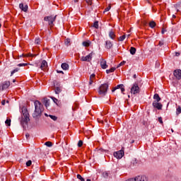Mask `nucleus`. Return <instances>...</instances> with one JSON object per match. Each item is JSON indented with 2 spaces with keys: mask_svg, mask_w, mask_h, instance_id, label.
<instances>
[{
  "mask_svg": "<svg viewBox=\"0 0 181 181\" xmlns=\"http://www.w3.org/2000/svg\"><path fill=\"white\" fill-rule=\"evenodd\" d=\"M35 105V112L33 115V118H37L40 115H42V112H43V105L39 100H35L34 103Z\"/></svg>",
  "mask_w": 181,
  "mask_h": 181,
  "instance_id": "f257e3e1",
  "label": "nucleus"
},
{
  "mask_svg": "<svg viewBox=\"0 0 181 181\" xmlns=\"http://www.w3.org/2000/svg\"><path fill=\"white\" fill-rule=\"evenodd\" d=\"M21 111H22L23 116L21 120V124L22 127L25 128V127L28 125V123L29 122V121H30V119L29 118V112H28V109H26V107H23L21 109Z\"/></svg>",
  "mask_w": 181,
  "mask_h": 181,
  "instance_id": "f03ea898",
  "label": "nucleus"
},
{
  "mask_svg": "<svg viewBox=\"0 0 181 181\" xmlns=\"http://www.w3.org/2000/svg\"><path fill=\"white\" fill-rule=\"evenodd\" d=\"M107 91H108V83L102 84L98 90L100 95H105V94H107Z\"/></svg>",
  "mask_w": 181,
  "mask_h": 181,
  "instance_id": "7ed1b4c3",
  "label": "nucleus"
},
{
  "mask_svg": "<svg viewBox=\"0 0 181 181\" xmlns=\"http://www.w3.org/2000/svg\"><path fill=\"white\" fill-rule=\"evenodd\" d=\"M57 16H47L44 18V21H45L46 22H49V25L51 27H53L54 24L53 22H54V21H56V18Z\"/></svg>",
  "mask_w": 181,
  "mask_h": 181,
  "instance_id": "20e7f679",
  "label": "nucleus"
},
{
  "mask_svg": "<svg viewBox=\"0 0 181 181\" xmlns=\"http://www.w3.org/2000/svg\"><path fill=\"white\" fill-rule=\"evenodd\" d=\"M54 91L55 94H60V93H62V86H60V83L57 81L54 82Z\"/></svg>",
  "mask_w": 181,
  "mask_h": 181,
  "instance_id": "39448f33",
  "label": "nucleus"
},
{
  "mask_svg": "<svg viewBox=\"0 0 181 181\" xmlns=\"http://www.w3.org/2000/svg\"><path fill=\"white\" fill-rule=\"evenodd\" d=\"M113 155L117 159H122L124 155V148H122V149H121L120 151L115 152Z\"/></svg>",
  "mask_w": 181,
  "mask_h": 181,
  "instance_id": "423d86ee",
  "label": "nucleus"
},
{
  "mask_svg": "<svg viewBox=\"0 0 181 181\" xmlns=\"http://www.w3.org/2000/svg\"><path fill=\"white\" fill-rule=\"evenodd\" d=\"M93 56H94V52H90L89 54H88L86 57H82L81 58V62H91L93 59Z\"/></svg>",
  "mask_w": 181,
  "mask_h": 181,
  "instance_id": "0eeeda50",
  "label": "nucleus"
},
{
  "mask_svg": "<svg viewBox=\"0 0 181 181\" xmlns=\"http://www.w3.org/2000/svg\"><path fill=\"white\" fill-rule=\"evenodd\" d=\"M131 93H132V94H139V86H138V83H134L133 85V86L131 88Z\"/></svg>",
  "mask_w": 181,
  "mask_h": 181,
  "instance_id": "6e6552de",
  "label": "nucleus"
},
{
  "mask_svg": "<svg viewBox=\"0 0 181 181\" xmlns=\"http://www.w3.org/2000/svg\"><path fill=\"white\" fill-rule=\"evenodd\" d=\"M11 86L10 81H4L1 86H0V91H4V90H6Z\"/></svg>",
  "mask_w": 181,
  "mask_h": 181,
  "instance_id": "1a4fd4ad",
  "label": "nucleus"
},
{
  "mask_svg": "<svg viewBox=\"0 0 181 181\" xmlns=\"http://www.w3.org/2000/svg\"><path fill=\"white\" fill-rule=\"evenodd\" d=\"M118 88H120L122 93H124V91H125V88L124 86V84H119V85H117L116 87L113 88L112 89V92L114 93V91H115V90H118Z\"/></svg>",
  "mask_w": 181,
  "mask_h": 181,
  "instance_id": "9d476101",
  "label": "nucleus"
},
{
  "mask_svg": "<svg viewBox=\"0 0 181 181\" xmlns=\"http://www.w3.org/2000/svg\"><path fill=\"white\" fill-rule=\"evenodd\" d=\"M152 105L154 108H156L157 110H162V107H163L162 103L159 102H153Z\"/></svg>",
  "mask_w": 181,
  "mask_h": 181,
  "instance_id": "9b49d317",
  "label": "nucleus"
},
{
  "mask_svg": "<svg viewBox=\"0 0 181 181\" xmlns=\"http://www.w3.org/2000/svg\"><path fill=\"white\" fill-rule=\"evenodd\" d=\"M100 66L103 69H107L108 67V65H107V61L103 58L100 59Z\"/></svg>",
  "mask_w": 181,
  "mask_h": 181,
  "instance_id": "f8f14e48",
  "label": "nucleus"
},
{
  "mask_svg": "<svg viewBox=\"0 0 181 181\" xmlns=\"http://www.w3.org/2000/svg\"><path fill=\"white\" fill-rule=\"evenodd\" d=\"M174 76L176 77L177 80L181 79V70L180 69H177L174 71Z\"/></svg>",
  "mask_w": 181,
  "mask_h": 181,
  "instance_id": "ddd939ff",
  "label": "nucleus"
},
{
  "mask_svg": "<svg viewBox=\"0 0 181 181\" xmlns=\"http://www.w3.org/2000/svg\"><path fill=\"white\" fill-rule=\"evenodd\" d=\"M135 181H146V177L145 175H139L134 177Z\"/></svg>",
  "mask_w": 181,
  "mask_h": 181,
  "instance_id": "4468645a",
  "label": "nucleus"
},
{
  "mask_svg": "<svg viewBox=\"0 0 181 181\" xmlns=\"http://www.w3.org/2000/svg\"><path fill=\"white\" fill-rule=\"evenodd\" d=\"M19 8L20 9H21V11H23V12H28V5L24 6L23 4L21 3L19 4Z\"/></svg>",
  "mask_w": 181,
  "mask_h": 181,
  "instance_id": "2eb2a0df",
  "label": "nucleus"
},
{
  "mask_svg": "<svg viewBox=\"0 0 181 181\" xmlns=\"http://www.w3.org/2000/svg\"><path fill=\"white\" fill-rule=\"evenodd\" d=\"M94 81H95V74H93L90 76L89 86H92Z\"/></svg>",
  "mask_w": 181,
  "mask_h": 181,
  "instance_id": "dca6fc26",
  "label": "nucleus"
},
{
  "mask_svg": "<svg viewBox=\"0 0 181 181\" xmlns=\"http://www.w3.org/2000/svg\"><path fill=\"white\" fill-rule=\"evenodd\" d=\"M47 67V62H46V60H43L42 62L40 69H41V70H45V69H46Z\"/></svg>",
  "mask_w": 181,
  "mask_h": 181,
  "instance_id": "f3484780",
  "label": "nucleus"
},
{
  "mask_svg": "<svg viewBox=\"0 0 181 181\" xmlns=\"http://www.w3.org/2000/svg\"><path fill=\"white\" fill-rule=\"evenodd\" d=\"M43 103H44L46 108H47V107H49V105H50V100L47 99V98H45L43 99Z\"/></svg>",
  "mask_w": 181,
  "mask_h": 181,
  "instance_id": "a211bd4d",
  "label": "nucleus"
},
{
  "mask_svg": "<svg viewBox=\"0 0 181 181\" xmlns=\"http://www.w3.org/2000/svg\"><path fill=\"white\" fill-rule=\"evenodd\" d=\"M111 47H112V42H111V41H110V40H107L105 42V48L111 49Z\"/></svg>",
  "mask_w": 181,
  "mask_h": 181,
  "instance_id": "6ab92c4d",
  "label": "nucleus"
},
{
  "mask_svg": "<svg viewBox=\"0 0 181 181\" xmlns=\"http://www.w3.org/2000/svg\"><path fill=\"white\" fill-rule=\"evenodd\" d=\"M153 100H154L153 102H159V101H160V97L159 96V94L156 93L153 95Z\"/></svg>",
  "mask_w": 181,
  "mask_h": 181,
  "instance_id": "aec40b11",
  "label": "nucleus"
},
{
  "mask_svg": "<svg viewBox=\"0 0 181 181\" xmlns=\"http://www.w3.org/2000/svg\"><path fill=\"white\" fill-rule=\"evenodd\" d=\"M61 67L63 70H69V64L67 63H62Z\"/></svg>",
  "mask_w": 181,
  "mask_h": 181,
  "instance_id": "412c9836",
  "label": "nucleus"
},
{
  "mask_svg": "<svg viewBox=\"0 0 181 181\" xmlns=\"http://www.w3.org/2000/svg\"><path fill=\"white\" fill-rule=\"evenodd\" d=\"M115 70H117V68L112 67L110 69H107L106 73L107 74H110V73H114Z\"/></svg>",
  "mask_w": 181,
  "mask_h": 181,
  "instance_id": "4be33fe9",
  "label": "nucleus"
},
{
  "mask_svg": "<svg viewBox=\"0 0 181 181\" xmlns=\"http://www.w3.org/2000/svg\"><path fill=\"white\" fill-rule=\"evenodd\" d=\"M109 36L110 39H112V40L115 39V33H114V31H110L109 33Z\"/></svg>",
  "mask_w": 181,
  "mask_h": 181,
  "instance_id": "5701e85b",
  "label": "nucleus"
},
{
  "mask_svg": "<svg viewBox=\"0 0 181 181\" xmlns=\"http://www.w3.org/2000/svg\"><path fill=\"white\" fill-rule=\"evenodd\" d=\"M129 52L131 53V54H135V53H136V48L132 47L129 49Z\"/></svg>",
  "mask_w": 181,
  "mask_h": 181,
  "instance_id": "b1692460",
  "label": "nucleus"
},
{
  "mask_svg": "<svg viewBox=\"0 0 181 181\" xmlns=\"http://www.w3.org/2000/svg\"><path fill=\"white\" fill-rule=\"evenodd\" d=\"M149 26L150 28H153L156 26V23H155V21H151L149 23Z\"/></svg>",
  "mask_w": 181,
  "mask_h": 181,
  "instance_id": "393cba45",
  "label": "nucleus"
},
{
  "mask_svg": "<svg viewBox=\"0 0 181 181\" xmlns=\"http://www.w3.org/2000/svg\"><path fill=\"white\" fill-rule=\"evenodd\" d=\"M125 37H127V36L125 35L120 36L118 38L119 42H124V40H125Z\"/></svg>",
  "mask_w": 181,
  "mask_h": 181,
  "instance_id": "a878e982",
  "label": "nucleus"
},
{
  "mask_svg": "<svg viewBox=\"0 0 181 181\" xmlns=\"http://www.w3.org/2000/svg\"><path fill=\"white\" fill-rule=\"evenodd\" d=\"M45 145H46V146H48L49 148H50L51 146H53V143H52L51 141H46L45 143Z\"/></svg>",
  "mask_w": 181,
  "mask_h": 181,
  "instance_id": "bb28decb",
  "label": "nucleus"
},
{
  "mask_svg": "<svg viewBox=\"0 0 181 181\" xmlns=\"http://www.w3.org/2000/svg\"><path fill=\"white\" fill-rule=\"evenodd\" d=\"M176 114H177V115H179L180 114H181V107L180 106H177V107L176 109Z\"/></svg>",
  "mask_w": 181,
  "mask_h": 181,
  "instance_id": "cd10ccee",
  "label": "nucleus"
},
{
  "mask_svg": "<svg viewBox=\"0 0 181 181\" xmlns=\"http://www.w3.org/2000/svg\"><path fill=\"white\" fill-rule=\"evenodd\" d=\"M25 57H36V54H27L25 55H24Z\"/></svg>",
  "mask_w": 181,
  "mask_h": 181,
  "instance_id": "c85d7f7f",
  "label": "nucleus"
},
{
  "mask_svg": "<svg viewBox=\"0 0 181 181\" xmlns=\"http://www.w3.org/2000/svg\"><path fill=\"white\" fill-rule=\"evenodd\" d=\"M83 46H84L85 47H88V46H90V42L87 41H84L83 42Z\"/></svg>",
  "mask_w": 181,
  "mask_h": 181,
  "instance_id": "c756f323",
  "label": "nucleus"
},
{
  "mask_svg": "<svg viewBox=\"0 0 181 181\" xmlns=\"http://www.w3.org/2000/svg\"><path fill=\"white\" fill-rule=\"evenodd\" d=\"M5 124H6V125H8V127H11V119H7L5 121Z\"/></svg>",
  "mask_w": 181,
  "mask_h": 181,
  "instance_id": "7c9ffc66",
  "label": "nucleus"
},
{
  "mask_svg": "<svg viewBox=\"0 0 181 181\" xmlns=\"http://www.w3.org/2000/svg\"><path fill=\"white\" fill-rule=\"evenodd\" d=\"M17 71H19V69L16 68L14 70H13L11 73V76H13V74H15V73H17Z\"/></svg>",
  "mask_w": 181,
  "mask_h": 181,
  "instance_id": "2f4dec72",
  "label": "nucleus"
},
{
  "mask_svg": "<svg viewBox=\"0 0 181 181\" xmlns=\"http://www.w3.org/2000/svg\"><path fill=\"white\" fill-rule=\"evenodd\" d=\"M49 117L51 119H53V121H57V117L49 115Z\"/></svg>",
  "mask_w": 181,
  "mask_h": 181,
  "instance_id": "473e14b6",
  "label": "nucleus"
},
{
  "mask_svg": "<svg viewBox=\"0 0 181 181\" xmlns=\"http://www.w3.org/2000/svg\"><path fill=\"white\" fill-rule=\"evenodd\" d=\"M93 28H95V29H98V21H95L94 22Z\"/></svg>",
  "mask_w": 181,
  "mask_h": 181,
  "instance_id": "72a5a7b5",
  "label": "nucleus"
},
{
  "mask_svg": "<svg viewBox=\"0 0 181 181\" xmlns=\"http://www.w3.org/2000/svg\"><path fill=\"white\" fill-rule=\"evenodd\" d=\"M77 178L79 179V180L81 181H85L84 178L81 175H80V174L77 175Z\"/></svg>",
  "mask_w": 181,
  "mask_h": 181,
  "instance_id": "f704fd0d",
  "label": "nucleus"
},
{
  "mask_svg": "<svg viewBox=\"0 0 181 181\" xmlns=\"http://www.w3.org/2000/svg\"><path fill=\"white\" fill-rule=\"evenodd\" d=\"M110 9H111V4H109V6L106 8H105L104 12H108Z\"/></svg>",
  "mask_w": 181,
  "mask_h": 181,
  "instance_id": "c9c22d12",
  "label": "nucleus"
},
{
  "mask_svg": "<svg viewBox=\"0 0 181 181\" xmlns=\"http://www.w3.org/2000/svg\"><path fill=\"white\" fill-rule=\"evenodd\" d=\"M35 45H40V38L35 39Z\"/></svg>",
  "mask_w": 181,
  "mask_h": 181,
  "instance_id": "e433bc0d",
  "label": "nucleus"
},
{
  "mask_svg": "<svg viewBox=\"0 0 181 181\" xmlns=\"http://www.w3.org/2000/svg\"><path fill=\"white\" fill-rule=\"evenodd\" d=\"M64 43L66 45V46H69V45H70V39L65 40Z\"/></svg>",
  "mask_w": 181,
  "mask_h": 181,
  "instance_id": "4c0bfd02",
  "label": "nucleus"
},
{
  "mask_svg": "<svg viewBox=\"0 0 181 181\" xmlns=\"http://www.w3.org/2000/svg\"><path fill=\"white\" fill-rule=\"evenodd\" d=\"M78 148H81V146H83V141L81 140L78 142Z\"/></svg>",
  "mask_w": 181,
  "mask_h": 181,
  "instance_id": "58836bf2",
  "label": "nucleus"
},
{
  "mask_svg": "<svg viewBox=\"0 0 181 181\" xmlns=\"http://www.w3.org/2000/svg\"><path fill=\"white\" fill-rule=\"evenodd\" d=\"M52 101H54V103H55V104H57V101H59V100H57V98H54V97H52L51 98Z\"/></svg>",
  "mask_w": 181,
  "mask_h": 181,
  "instance_id": "ea45409f",
  "label": "nucleus"
},
{
  "mask_svg": "<svg viewBox=\"0 0 181 181\" xmlns=\"http://www.w3.org/2000/svg\"><path fill=\"white\" fill-rule=\"evenodd\" d=\"M88 5H91L93 4V0H85Z\"/></svg>",
  "mask_w": 181,
  "mask_h": 181,
  "instance_id": "a19ab883",
  "label": "nucleus"
},
{
  "mask_svg": "<svg viewBox=\"0 0 181 181\" xmlns=\"http://www.w3.org/2000/svg\"><path fill=\"white\" fill-rule=\"evenodd\" d=\"M32 165V160H29L26 162V166H30Z\"/></svg>",
  "mask_w": 181,
  "mask_h": 181,
  "instance_id": "79ce46f5",
  "label": "nucleus"
},
{
  "mask_svg": "<svg viewBox=\"0 0 181 181\" xmlns=\"http://www.w3.org/2000/svg\"><path fill=\"white\" fill-rule=\"evenodd\" d=\"M124 64H125V62L124 61H123L120 64H119V65L117 66V69H118V67H121V66H124Z\"/></svg>",
  "mask_w": 181,
  "mask_h": 181,
  "instance_id": "37998d69",
  "label": "nucleus"
},
{
  "mask_svg": "<svg viewBox=\"0 0 181 181\" xmlns=\"http://www.w3.org/2000/svg\"><path fill=\"white\" fill-rule=\"evenodd\" d=\"M18 67H23L25 66H28V64H18Z\"/></svg>",
  "mask_w": 181,
  "mask_h": 181,
  "instance_id": "c03bdc74",
  "label": "nucleus"
},
{
  "mask_svg": "<svg viewBox=\"0 0 181 181\" xmlns=\"http://www.w3.org/2000/svg\"><path fill=\"white\" fill-rule=\"evenodd\" d=\"M146 1L148 2V4H151L152 1L153 2H156V0H146Z\"/></svg>",
  "mask_w": 181,
  "mask_h": 181,
  "instance_id": "a18cd8bd",
  "label": "nucleus"
},
{
  "mask_svg": "<svg viewBox=\"0 0 181 181\" xmlns=\"http://www.w3.org/2000/svg\"><path fill=\"white\" fill-rule=\"evenodd\" d=\"M158 121L160 124H163V121L162 120V117H158Z\"/></svg>",
  "mask_w": 181,
  "mask_h": 181,
  "instance_id": "49530a36",
  "label": "nucleus"
},
{
  "mask_svg": "<svg viewBox=\"0 0 181 181\" xmlns=\"http://www.w3.org/2000/svg\"><path fill=\"white\" fill-rule=\"evenodd\" d=\"M126 181H135V178H129Z\"/></svg>",
  "mask_w": 181,
  "mask_h": 181,
  "instance_id": "de8ad7c7",
  "label": "nucleus"
},
{
  "mask_svg": "<svg viewBox=\"0 0 181 181\" xmlns=\"http://www.w3.org/2000/svg\"><path fill=\"white\" fill-rule=\"evenodd\" d=\"M175 56H176L177 57H179V56H180V52H176V53H175Z\"/></svg>",
  "mask_w": 181,
  "mask_h": 181,
  "instance_id": "09e8293b",
  "label": "nucleus"
},
{
  "mask_svg": "<svg viewBox=\"0 0 181 181\" xmlns=\"http://www.w3.org/2000/svg\"><path fill=\"white\" fill-rule=\"evenodd\" d=\"M1 105H5V100H3L1 101Z\"/></svg>",
  "mask_w": 181,
  "mask_h": 181,
  "instance_id": "8fccbe9b",
  "label": "nucleus"
},
{
  "mask_svg": "<svg viewBox=\"0 0 181 181\" xmlns=\"http://www.w3.org/2000/svg\"><path fill=\"white\" fill-rule=\"evenodd\" d=\"M159 46H163V42H159Z\"/></svg>",
  "mask_w": 181,
  "mask_h": 181,
  "instance_id": "3c124183",
  "label": "nucleus"
},
{
  "mask_svg": "<svg viewBox=\"0 0 181 181\" xmlns=\"http://www.w3.org/2000/svg\"><path fill=\"white\" fill-rule=\"evenodd\" d=\"M161 33H162V35H163L165 33V29H163V28L162 29Z\"/></svg>",
  "mask_w": 181,
  "mask_h": 181,
  "instance_id": "603ef678",
  "label": "nucleus"
},
{
  "mask_svg": "<svg viewBox=\"0 0 181 181\" xmlns=\"http://www.w3.org/2000/svg\"><path fill=\"white\" fill-rule=\"evenodd\" d=\"M25 136H26L27 139L29 138V136H30L29 134H26Z\"/></svg>",
  "mask_w": 181,
  "mask_h": 181,
  "instance_id": "864d4df0",
  "label": "nucleus"
},
{
  "mask_svg": "<svg viewBox=\"0 0 181 181\" xmlns=\"http://www.w3.org/2000/svg\"><path fill=\"white\" fill-rule=\"evenodd\" d=\"M57 73H61V74H63V71H57Z\"/></svg>",
  "mask_w": 181,
  "mask_h": 181,
  "instance_id": "5fc2aeb1",
  "label": "nucleus"
},
{
  "mask_svg": "<svg viewBox=\"0 0 181 181\" xmlns=\"http://www.w3.org/2000/svg\"><path fill=\"white\" fill-rule=\"evenodd\" d=\"M173 19H176V16L175 15H173Z\"/></svg>",
  "mask_w": 181,
  "mask_h": 181,
  "instance_id": "6e6d98bb",
  "label": "nucleus"
},
{
  "mask_svg": "<svg viewBox=\"0 0 181 181\" xmlns=\"http://www.w3.org/2000/svg\"><path fill=\"white\" fill-rule=\"evenodd\" d=\"M133 77H134V78H136V74H134V75L133 76Z\"/></svg>",
  "mask_w": 181,
  "mask_h": 181,
  "instance_id": "4d7b16f0",
  "label": "nucleus"
},
{
  "mask_svg": "<svg viewBox=\"0 0 181 181\" xmlns=\"http://www.w3.org/2000/svg\"><path fill=\"white\" fill-rule=\"evenodd\" d=\"M16 80L13 79V83H16Z\"/></svg>",
  "mask_w": 181,
  "mask_h": 181,
  "instance_id": "13d9d810",
  "label": "nucleus"
},
{
  "mask_svg": "<svg viewBox=\"0 0 181 181\" xmlns=\"http://www.w3.org/2000/svg\"><path fill=\"white\" fill-rule=\"evenodd\" d=\"M86 181H91V180L90 179H87Z\"/></svg>",
  "mask_w": 181,
  "mask_h": 181,
  "instance_id": "bf43d9fd",
  "label": "nucleus"
},
{
  "mask_svg": "<svg viewBox=\"0 0 181 181\" xmlns=\"http://www.w3.org/2000/svg\"><path fill=\"white\" fill-rule=\"evenodd\" d=\"M74 2H78V0H74Z\"/></svg>",
  "mask_w": 181,
  "mask_h": 181,
  "instance_id": "052dcab7",
  "label": "nucleus"
},
{
  "mask_svg": "<svg viewBox=\"0 0 181 181\" xmlns=\"http://www.w3.org/2000/svg\"><path fill=\"white\" fill-rule=\"evenodd\" d=\"M129 36H131V35H127V37H129Z\"/></svg>",
  "mask_w": 181,
  "mask_h": 181,
  "instance_id": "680f3d73",
  "label": "nucleus"
},
{
  "mask_svg": "<svg viewBox=\"0 0 181 181\" xmlns=\"http://www.w3.org/2000/svg\"><path fill=\"white\" fill-rule=\"evenodd\" d=\"M45 115L46 117H47V114H46V113L45 114Z\"/></svg>",
  "mask_w": 181,
  "mask_h": 181,
  "instance_id": "e2e57ef3",
  "label": "nucleus"
},
{
  "mask_svg": "<svg viewBox=\"0 0 181 181\" xmlns=\"http://www.w3.org/2000/svg\"><path fill=\"white\" fill-rule=\"evenodd\" d=\"M1 26H2V25H1V23H0V28H1Z\"/></svg>",
  "mask_w": 181,
  "mask_h": 181,
  "instance_id": "0e129e2a",
  "label": "nucleus"
},
{
  "mask_svg": "<svg viewBox=\"0 0 181 181\" xmlns=\"http://www.w3.org/2000/svg\"><path fill=\"white\" fill-rule=\"evenodd\" d=\"M1 180L4 181V178H2Z\"/></svg>",
  "mask_w": 181,
  "mask_h": 181,
  "instance_id": "69168bd1",
  "label": "nucleus"
},
{
  "mask_svg": "<svg viewBox=\"0 0 181 181\" xmlns=\"http://www.w3.org/2000/svg\"><path fill=\"white\" fill-rule=\"evenodd\" d=\"M7 103H9V101L7 100Z\"/></svg>",
  "mask_w": 181,
  "mask_h": 181,
  "instance_id": "338daca9",
  "label": "nucleus"
}]
</instances>
